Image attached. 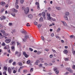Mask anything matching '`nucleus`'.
<instances>
[{
    "label": "nucleus",
    "mask_w": 75,
    "mask_h": 75,
    "mask_svg": "<svg viewBox=\"0 0 75 75\" xmlns=\"http://www.w3.org/2000/svg\"><path fill=\"white\" fill-rule=\"evenodd\" d=\"M23 54L25 56V57L26 58H27L28 57V55L27 54H26V53H25V52H23Z\"/></svg>",
    "instance_id": "obj_8"
},
{
    "label": "nucleus",
    "mask_w": 75,
    "mask_h": 75,
    "mask_svg": "<svg viewBox=\"0 0 75 75\" xmlns=\"http://www.w3.org/2000/svg\"><path fill=\"white\" fill-rule=\"evenodd\" d=\"M69 72H70V73H72L73 72V71H72V69H69Z\"/></svg>",
    "instance_id": "obj_24"
},
{
    "label": "nucleus",
    "mask_w": 75,
    "mask_h": 75,
    "mask_svg": "<svg viewBox=\"0 0 75 75\" xmlns=\"http://www.w3.org/2000/svg\"><path fill=\"white\" fill-rule=\"evenodd\" d=\"M29 7H27L25 8L24 13L25 14H28V12H29Z\"/></svg>",
    "instance_id": "obj_1"
},
{
    "label": "nucleus",
    "mask_w": 75,
    "mask_h": 75,
    "mask_svg": "<svg viewBox=\"0 0 75 75\" xmlns=\"http://www.w3.org/2000/svg\"><path fill=\"white\" fill-rule=\"evenodd\" d=\"M39 60L40 61H42L43 60V59L40 58V59H39Z\"/></svg>",
    "instance_id": "obj_57"
},
{
    "label": "nucleus",
    "mask_w": 75,
    "mask_h": 75,
    "mask_svg": "<svg viewBox=\"0 0 75 75\" xmlns=\"http://www.w3.org/2000/svg\"><path fill=\"white\" fill-rule=\"evenodd\" d=\"M64 54H67L68 53V50H65L64 51Z\"/></svg>",
    "instance_id": "obj_28"
},
{
    "label": "nucleus",
    "mask_w": 75,
    "mask_h": 75,
    "mask_svg": "<svg viewBox=\"0 0 75 75\" xmlns=\"http://www.w3.org/2000/svg\"><path fill=\"white\" fill-rule=\"evenodd\" d=\"M34 24H35V25H37V23L36 22H35L34 23Z\"/></svg>",
    "instance_id": "obj_55"
},
{
    "label": "nucleus",
    "mask_w": 75,
    "mask_h": 75,
    "mask_svg": "<svg viewBox=\"0 0 75 75\" xmlns=\"http://www.w3.org/2000/svg\"><path fill=\"white\" fill-rule=\"evenodd\" d=\"M49 17L47 18V19H48V20H51V19H52V18H51V17L50 16H48Z\"/></svg>",
    "instance_id": "obj_29"
},
{
    "label": "nucleus",
    "mask_w": 75,
    "mask_h": 75,
    "mask_svg": "<svg viewBox=\"0 0 75 75\" xmlns=\"http://www.w3.org/2000/svg\"><path fill=\"white\" fill-rule=\"evenodd\" d=\"M25 7H22V9L23 10H24V11H25Z\"/></svg>",
    "instance_id": "obj_40"
},
{
    "label": "nucleus",
    "mask_w": 75,
    "mask_h": 75,
    "mask_svg": "<svg viewBox=\"0 0 75 75\" xmlns=\"http://www.w3.org/2000/svg\"><path fill=\"white\" fill-rule=\"evenodd\" d=\"M73 54L74 55H75V51H73Z\"/></svg>",
    "instance_id": "obj_49"
},
{
    "label": "nucleus",
    "mask_w": 75,
    "mask_h": 75,
    "mask_svg": "<svg viewBox=\"0 0 75 75\" xmlns=\"http://www.w3.org/2000/svg\"><path fill=\"white\" fill-rule=\"evenodd\" d=\"M22 40H23V41H24V42H26V39H25V38H24V39H23V38H22Z\"/></svg>",
    "instance_id": "obj_31"
},
{
    "label": "nucleus",
    "mask_w": 75,
    "mask_h": 75,
    "mask_svg": "<svg viewBox=\"0 0 75 75\" xmlns=\"http://www.w3.org/2000/svg\"><path fill=\"white\" fill-rule=\"evenodd\" d=\"M33 70L34 69H33V68H31L30 69V71L31 72H32L33 71Z\"/></svg>",
    "instance_id": "obj_23"
},
{
    "label": "nucleus",
    "mask_w": 75,
    "mask_h": 75,
    "mask_svg": "<svg viewBox=\"0 0 75 75\" xmlns=\"http://www.w3.org/2000/svg\"><path fill=\"white\" fill-rule=\"evenodd\" d=\"M15 55H17V56L18 57H20L21 56V53L18 52L16 51L15 52Z\"/></svg>",
    "instance_id": "obj_3"
},
{
    "label": "nucleus",
    "mask_w": 75,
    "mask_h": 75,
    "mask_svg": "<svg viewBox=\"0 0 75 75\" xmlns=\"http://www.w3.org/2000/svg\"><path fill=\"white\" fill-rule=\"evenodd\" d=\"M65 16H69V13L68 12H66L65 13Z\"/></svg>",
    "instance_id": "obj_20"
},
{
    "label": "nucleus",
    "mask_w": 75,
    "mask_h": 75,
    "mask_svg": "<svg viewBox=\"0 0 75 75\" xmlns=\"http://www.w3.org/2000/svg\"><path fill=\"white\" fill-rule=\"evenodd\" d=\"M53 70L54 71L56 72V74H58V73H59V71H58V69H57V67H54L53 69Z\"/></svg>",
    "instance_id": "obj_2"
},
{
    "label": "nucleus",
    "mask_w": 75,
    "mask_h": 75,
    "mask_svg": "<svg viewBox=\"0 0 75 75\" xmlns=\"http://www.w3.org/2000/svg\"><path fill=\"white\" fill-rule=\"evenodd\" d=\"M40 22H42L43 21V18L42 17H41L40 19Z\"/></svg>",
    "instance_id": "obj_17"
},
{
    "label": "nucleus",
    "mask_w": 75,
    "mask_h": 75,
    "mask_svg": "<svg viewBox=\"0 0 75 75\" xmlns=\"http://www.w3.org/2000/svg\"><path fill=\"white\" fill-rule=\"evenodd\" d=\"M64 60L65 61H68V60H69V59H68V58H65Z\"/></svg>",
    "instance_id": "obj_37"
},
{
    "label": "nucleus",
    "mask_w": 75,
    "mask_h": 75,
    "mask_svg": "<svg viewBox=\"0 0 75 75\" xmlns=\"http://www.w3.org/2000/svg\"><path fill=\"white\" fill-rule=\"evenodd\" d=\"M28 17L29 18H33V15H28Z\"/></svg>",
    "instance_id": "obj_12"
},
{
    "label": "nucleus",
    "mask_w": 75,
    "mask_h": 75,
    "mask_svg": "<svg viewBox=\"0 0 75 75\" xmlns=\"http://www.w3.org/2000/svg\"><path fill=\"white\" fill-rule=\"evenodd\" d=\"M36 62H37V63H38V62H40V61L38 60H37L36 61Z\"/></svg>",
    "instance_id": "obj_61"
},
{
    "label": "nucleus",
    "mask_w": 75,
    "mask_h": 75,
    "mask_svg": "<svg viewBox=\"0 0 75 75\" xmlns=\"http://www.w3.org/2000/svg\"><path fill=\"white\" fill-rule=\"evenodd\" d=\"M30 62H31L30 60L28 61H27V64H30Z\"/></svg>",
    "instance_id": "obj_34"
},
{
    "label": "nucleus",
    "mask_w": 75,
    "mask_h": 75,
    "mask_svg": "<svg viewBox=\"0 0 75 75\" xmlns=\"http://www.w3.org/2000/svg\"><path fill=\"white\" fill-rule=\"evenodd\" d=\"M66 69H67V71H69V69H70V68H67Z\"/></svg>",
    "instance_id": "obj_59"
},
{
    "label": "nucleus",
    "mask_w": 75,
    "mask_h": 75,
    "mask_svg": "<svg viewBox=\"0 0 75 75\" xmlns=\"http://www.w3.org/2000/svg\"><path fill=\"white\" fill-rule=\"evenodd\" d=\"M24 0H20V2L21 4H23L24 3Z\"/></svg>",
    "instance_id": "obj_19"
},
{
    "label": "nucleus",
    "mask_w": 75,
    "mask_h": 75,
    "mask_svg": "<svg viewBox=\"0 0 75 75\" xmlns=\"http://www.w3.org/2000/svg\"><path fill=\"white\" fill-rule=\"evenodd\" d=\"M11 49L12 50H13V49H14V47L13 46H12L11 47Z\"/></svg>",
    "instance_id": "obj_63"
},
{
    "label": "nucleus",
    "mask_w": 75,
    "mask_h": 75,
    "mask_svg": "<svg viewBox=\"0 0 75 75\" xmlns=\"http://www.w3.org/2000/svg\"><path fill=\"white\" fill-rule=\"evenodd\" d=\"M4 11V9H2L1 11V12H3Z\"/></svg>",
    "instance_id": "obj_54"
},
{
    "label": "nucleus",
    "mask_w": 75,
    "mask_h": 75,
    "mask_svg": "<svg viewBox=\"0 0 75 75\" xmlns=\"http://www.w3.org/2000/svg\"><path fill=\"white\" fill-rule=\"evenodd\" d=\"M69 73L68 72H67L65 74V75H68V74Z\"/></svg>",
    "instance_id": "obj_58"
},
{
    "label": "nucleus",
    "mask_w": 75,
    "mask_h": 75,
    "mask_svg": "<svg viewBox=\"0 0 75 75\" xmlns=\"http://www.w3.org/2000/svg\"><path fill=\"white\" fill-rule=\"evenodd\" d=\"M62 23L64 25V26H67V23H65V21H63Z\"/></svg>",
    "instance_id": "obj_14"
},
{
    "label": "nucleus",
    "mask_w": 75,
    "mask_h": 75,
    "mask_svg": "<svg viewBox=\"0 0 75 75\" xmlns=\"http://www.w3.org/2000/svg\"><path fill=\"white\" fill-rule=\"evenodd\" d=\"M3 74H6V71H4V72Z\"/></svg>",
    "instance_id": "obj_60"
},
{
    "label": "nucleus",
    "mask_w": 75,
    "mask_h": 75,
    "mask_svg": "<svg viewBox=\"0 0 75 75\" xmlns=\"http://www.w3.org/2000/svg\"><path fill=\"white\" fill-rule=\"evenodd\" d=\"M21 33H22L23 34L24 33V34H27V32H26V31L25 30H22L21 31Z\"/></svg>",
    "instance_id": "obj_9"
},
{
    "label": "nucleus",
    "mask_w": 75,
    "mask_h": 75,
    "mask_svg": "<svg viewBox=\"0 0 75 75\" xmlns=\"http://www.w3.org/2000/svg\"><path fill=\"white\" fill-rule=\"evenodd\" d=\"M25 38L26 40H27V39L29 38V37H28V35H26L25 36Z\"/></svg>",
    "instance_id": "obj_15"
},
{
    "label": "nucleus",
    "mask_w": 75,
    "mask_h": 75,
    "mask_svg": "<svg viewBox=\"0 0 75 75\" xmlns=\"http://www.w3.org/2000/svg\"><path fill=\"white\" fill-rule=\"evenodd\" d=\"M37 6V7L38 10H40V4L39 3H38Z\"/></svg>",
    "instance_id": "obj_22"
},
{
    "label": "nucleus",
    "mask_w": 75,
    "mask_h": 75,
    "mask_svg": "<svg viewBox=\"0 0 75 75\" xmlns=\"http://www.w3.org/2000/svg\"><path fill=\"white\" fill-rule=\"evenodd\" d=\"M29 23H27V24H26V26H27V27H30V25H29Z\"/></svg>",
    "instance_id": "obj_38"
},
{
    "label": "nucleus",
    "mask_w": 75,
    "mask_h": 75,
    "mask_svg": "<svg viewBox=\"0 0 75 75\" xmlns=\"http://www.w3.org/2000/svg\"><path fill=\"white\" fill-rule=\"evenodd\" d=\"M11 42V39H6L5 41L6 42V43H7V44L9 43V42Z\"/></svg>",
    "instance_id": "obj_7"
},
{
    "label": "nucleus",
    "mask_w": 75,
    "mask_h": 75,
    "mask_svg": "<svg viewBox=\"0 0 75 75\" xmlns=\"http://www.w3.org/2000/svg\"><path fill=\"white\" fill-rule=\"evenodd\" d=\"M23 72L25 73H27V70H24L23 71Z\"/></svg>",
    "instance_id": "obj_25"
},
{
    "label": "nucleus",
    "mask_w": 75,
    "mask_h": 75,
    "mask_svg": "<svg viewBox=\"0 0 75 75\" xmlns=\"http://www.w3.org/2000/svg\"><path fill=\"white\" fill-rule=\"evenodd\" d=\"M73 37H74V35H71L70 36V37L71 38H73Z\"/></svg>",
    "instance_id": "obj_47"
},
{
    "label": "nucleus",
    "mask_w": 75,
    "mask_h": 75,
    "mask_svg": "<svg viewBox=\"0 0 75 75\" xmlns=\"http://www.w3.org/2000/svg\"><path fill=\"white\" fill-rule=\"evenodd\" d=\"M55 59H53V60L52 61V62H53V63H54L55 62Z\"/></svg>",
    "instance_id": "obj_32"
},
{
    "label": "nucleus",
    "mask_w": 75,
    "mask_h": 75,
    "mask_svg": "<svg viewBox=\"0 0 75 75\" xmlns=\"http://www.w3.org/2000/svg\"><path fill=\"white\" fill-rule=\"evenodd\" d=\"M73 69H75V65H74L73 66Z\"/></svg>",
    "instance_id": "obj_64"
},
{
    "label": "nucleus",
    "mask_w": 75,
    "mask_h": 75,
    "mask_svg": "<svg viewBox=\"0 0 75 75\" xmlns=\"http://www.w3.org/2000/svg\"><path fill=\"white\" fill-rule=\"evenodd\" d=\"M41 38L42 40H44V37L43 36H42L41 37Z\"/></svg>",
    "instance_id": "obj_44"
},
{
    "label": "nucleus",
    "mask_w": 75,
    "mask_h": 75,
    "mask_svg": "<svg viewBox=\"0 0 75 75\" xmlns=\"http://www.w3.org/2000/svg\"><path fill=\"white\" fill-rule=\"evenodd\" d=\"M61 30V28H59L57 29V32H58V31H59V30Z\"/></svg>",
    "instance_id": "obj_45"
},
{
    "label": "nucleus",
    "mask_w": 75,
    "mask_h": 75,
    "mask_svg": "<svg viewBox=\"0 0 75 75\" xmlns=\"http://www.w3.org/2000/svg\"><path fill=\"white\" fill-rule=\"evenodd\" d=\"M3 19H4V20H5V19H6V17L3 16Z\"/></svg>",
    "instance_id": "obj_56"
},
{
    "label": "nucleus",
    "mask_w": 75,
    "mask_h": 75,
    "mask_svg": "<svg viewBox=\"0 0 75 75\" xmlns=\"http://www.w3.org/2000/svg\"><path fill=\"white\" fill-rule=\"evenodd\" d=\"M45 65H46V66L49 65V64H48L47 63H45Z\"/></svg>",
    "instance_id": "obj_62"
},
{
    "label": "nucleus",
    "mask_w": 75,
    "mask_h": 75,
    "mask_svg": "<svg viewBox=\"0 0 75 75\" xmlns=\"http://www.w3.org/2000/svg\"><path fill=\"white\" fill-rule=\"evenodd\" d=\"M0 4L2 6H5L6 5V4L5 2H1Z\"/></svg>",
    "instance_id": "obj_10"
},
{
    "label": "nucleus",
    "mask_w": 75,
    "mask_h": 75,
    "mask_svg": "<svg viewBox=\"0 0 75 75\" xmlns=\"http://www.w3.org/2000/svg\"><path fill=\"white\" fill-rule=\"evenodd\" d=\"M50 58H52V57H53V55L51 54L50 55Z\"/></svg>",
    "instance_id": "obj_43"
},
{
    "label": "nucleus",
    "mask_w": 75,
    "mask_h": 75,
    "mask_svg": "<svg viewBox=\"0 0 75 75\" xmlns=\"http://www.w3.org/2000/svg\"><path fill=\"white\" fill-rule=\"evenodd\" d=\"M13 72V74H16V72H17V71H16L15 70H14Z\"/></svg>",
    "instance_id": "obj_46"
},
{
    "label": "nucleus",
    "mask_w": 75,
    "mask_h": 75,
    "mask_svg": "<svg viewBox=\"0 0 75 75\" xmlns=\"http://www.w3.org/2000/svg\"><path fill=\"white\" fill-rule=\"evenodd\" d=\"M11 45H14L15 44H16V42L14 41H12L11 42Z\"/></svg>",
    "instance_id": "obj_11"
},
{
    "label": "nucleus",
    "mask_w": 75,
    "mask_h": 75,
    "mask_svg": "<svg viewBox=\"0 0 75 75\" xmlns=\"http://www.w3.org/2000/svg\"><path fill=\"white\" fill-rule=\"evenodd\" d=\"M18 0H16V3H15L16 5L17 6V5L18 4Z\"/></svg>",
    "instance_id": "obj_18"
},
{
    "label": "nucleus",
    "mask_w": 75,
    "mask_h": 75,
    "mask_svg": "<svg viewBox=\"0 0 75 75\" xmlns=\"http://www.w3.org/2000/svg\"><path fill=\"white\" fill-rule=\"evenodd\" d=\"M11 15H12V16H13V17H14V16H15V13H11Z\"/></svg>",
    "instance_id": "obj_27"
},
{
    "label": "nucleus",
    "mask_w": 75,
    "mask_h": 75,
    "mask_svg": "<svg viewBox=\"0 0 75 75\" xmlns=\"http://www.w3.org/2000/svg\"><path fill=\"white\" fill-rule=\"evenodd\" d=\"M42 16H43V18H44V19H45L46 18H45V13L44 12H43L42 13Z\"/></svg>",
    "instance_id": "obj_6"
},
{
    "label": "nucleus",
    "mask_w": 75,
    "mask_h": 75,
    "mask_svg": "<svg viewBox=\"0 0 75 75\" xmlns=\"http://www.w3.org/2000/svg\"><path fill=\"white\" fill-rule=\"evenodd\" d=\"M8 72L9 74H11V72H12V70H11V68H10V67H8Z\"/></svg>",
    "instance_id": "obj_4"
},
{
    "label": "nucleus",
    "mask_w": 75,
    "mask_h": 75,
    "mask_svg": "<svg viewBox=\"0 0 75 75\" xmlns=\"http://www.w3.org/2000/svg\"><path fill=\"white\" fill-rule=\"evenodd\" d=\"M56 8L57 9V10H59L60 8H59V7H56Z\"/></svg>",
    "instance_id": "obj_33"
},
{
    "label": "nucleus",
    "mask_w": 75,
    "mask_h": 75,
    "mask_svg": "<svg viewBox=\"0 0 75 75\" xmlns=\"http://www.w3.org/2000/svg\"><path fill=\"white\" fill-rule=\"evenodd\" d=\"M42 64H40V65H39V67H41L42 66Z\"/></svg>",
    "instance_id": "obj_53"
},
{
    "label": "nucleus",
    "mask_w": 75,
    "mask_h": 75,
    "mask_svg": "<svg viewBox=\"0 0 75 75\" xmlns=\"http://www.w3.org/2000/svg\"><path fill=\"white\" fill-rule=\"evenodd\" d=\"M52 20L53 21H56V19H55L52 18Z\"/></svg>",
    "instance_id": "obj_36"
},
{
    "label": "nucleus",
    "mask_w": 75,
    "mask_h": 75,
    "mask_svg": "<svg viewBox=\"0 0 75 75\" xmlns=\"http://www.w3.org/2000/svg\"><path fill=\"white\" fill-rule=\"evenodd\" d=\"M2 46H5V45H6V44H5V43L3 42V43L2 44Z\"/></svg>",
    "instance_id": "obj_35"
},
{
    "label": "nucleus",
    "mask_w": 75,
    "mask_h": 75,
    "mask_svg": "<svg viewBox=\"0 0 75 75\" xmlns=\"http://www.w3.org/2000/svg\"><path fill=\"white\" fill-rule=\"evenodd\" d=\"M51 36H52V37H54V33H52L51 34Z\"/></svg>",
    "instance_id": "obj_51"
},
{
    "label": "nucleus",
    "mask_w": 75,
    "mask_h": 75,
    "mask_svg": "<svg viewBox=\"0 0 75 75\" xmlns=\"http://www.w3.org/2000/svg\"><path fill=\"white\" fill-rule=\"evenodd\" d=\"M1 32L3 33L4 35H5L6 34V32L4 30H1Z\"/></svg>",
    "instance_id": "obj_21"
},
{
    "label": "nucleus",
    "mask_w": 75,
    "mask_h": 75,
    "mask_svg": "<svg viewBox=\"0 0 75 75\" xmlns=\"http://www.w3.org/2000/svg\"><path fill=\"white\" fill-rule=\"evenodd\" d=\"M52 51L53 52H56V51H55V50H53V49H52Z\"/></svg>",
    "instance_id": "obj_52"
},
{
    "label": "nucleus",
    "mask_w": 75,
    "mask_h": 75,
    "mask_svg": "<svg viewBox=\"0 0 75 75\" xmlns=\"http://www.w3.org/2000/svg\"><path fill=\"white\" fill-rule=\"evenodd\" d=\"M29 50H30V51H33V49L31 48H29Z\"/></svg>",
    "instance_id": "obj_39"
},
{
    "label": "nucleus",
    "mask_w": 75,
    "mask_h": 75,
    "mask_svg": "<svg viewBox=\"0 0 75 75\" xmlns=\"http://www.w3.org/2000/svg\"><path fill=\"white\" fill-rule=\"evenodd\" d=\"M42 26V25L39 24L38 25V28H40Z\"/></svg>",
    "instance_id": "obj_16"
},
{
    "label": "nucleus",
    "mask_w": 75,
    "mask_h": 75,
    "mask_svg": "<svg viewBox=\"0 0 75 75\" xmlns=\"http://www.w3.org/2000/svg\"><path fill=\"white\" fill-rule=\"evenodd\" d=\"M11 11L13 12H14V13H17V12H18V10L14 8L12 9Z\"/></svg>",
    "instance_id": "obj_5"
},
{
    "label": "nucleus",
    "mask_w": 75,
    "mask_h": 75,
    "mask_svg": "<svg viewBox=\"0 0 75 75\" xmlns=\"http://www.w3.org/2000/svg\"><path fill=\"white\" fill-rule=\"evenodd\" d=\"M41 52H42L38 51L37 52V54H38V55H40V54H41Z\"/></svg>",
    "instance_id": "obj_26"
},
{
    "label": "nucleus",
    "mask_w": 75,
    "mask_h": 75,
    "mask_svg": "<svg viewBox=\"0 0 75 75\" xmlns=\"http://www.w3.org/2000/svg\"><path fill=\"white\" fill-rule=\"evenodd\" d=\"M13 62V60L12 59H10L9 61V63H11V62Z\"/></svg>",
    "instance_id": "obj_41"
},
{
    "label": "nucleus",
    "mask_w": 75,
    "mask_h": 75,
    "mask_svg": "<svg viewBox=\"0 0 75 75\" xmlns=\"http://www.w3.org/2000/svg\"><path fill=\"white\" fill-rule=\"evenodd\" d=\"M19 8V6L18 5L17 6H16V9H18V8Z\"/></svg>",
    "instance_id": "obj_48"
},
{
    "label": "nucleus",
    "mask_w": 75,
    "mask_h": 75,
    "mask_svg": "<svg viewBox=\"0 0 75 75\" xmlns=\"http://www.w3.org/2000/svg\"><path fill=\"white\" fill-rule=\"evenodd\" d=\"M17 43V45L18 46V45H20V44H21L20 43H19L18 42H16Z\"/></svg>",
    "instance_id": "obj_42"
},
{
    "label": "nucleus",
    "mask_w": 75,
    "mask_h": 75,
    "mask_svg": "<svg viewBox=\"0 0 75 75\" xmlns=\"http://www.w3.org/2000/svg\"><path fill=\"white\" fill-rule=\"evenodd\" d=\"M4 69H5V70H6L7 69V67H6L5 66L4 67Z\"/></svg>",
    "instance_id": "obj_50"
},
{
    "label": "nucleus",
    "mask_w": 75,
    "mask_h": 75,
    "mask_svg": "<svg viewBox=\"0 0 75 75\" xmlns=\"http://www.w3.org/2000/svg\"><path fill=\"white\" fill-rule=\"evenodd\" d=\"M12 64L13 65H16V62H14Z\"/></svg>",
    "instance_id": "obj_30"
},
{
    "label": "nucleus",
    "mask_w": 75,
    "mask_h": 75,
    "mask_svg": "<svg viewBox=\"0 0 75 75\" xmlns=\"http://www.w3.org/2000/svg\"><path fill=\"white\" fill-rule=\"evenodd\" d=\"M64 18L65 20H68V16H64Z\"/></svg>",
    "instance_id": "obj_13"
}]
</instances>
